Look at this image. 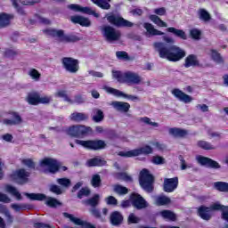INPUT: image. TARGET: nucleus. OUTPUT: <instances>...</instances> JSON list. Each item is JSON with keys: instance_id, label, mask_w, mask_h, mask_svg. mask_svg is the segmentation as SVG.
Returning a JSON list of instances; mask_svg holds the SVG:
<instances>
[{"instance_id": "obj_1", "label": "nucleus", "mask_w": 228, "mask_h": 228, "mask_svg": "<svg viewBox=\"0 0 228 228\" xmlns=\"http://www.w3.org/2000/svg\"><path fill=\"white\" fill-rule=\"evenodd\" d=\"M153 48L159 53V58L168 60V61H181L186 56L184 49L175 45H168L164 42H155Z\"/></svg>"}, {"instance_id": "obj_2", "label": "nucleus", "mask_w": 228, "mask_h": 228, "mask_svg": "<svg viewBox=\"0 0 228 228\" xmlns=\"http://www.w3.org/2000/svg\"><path fill=\"white\" fill-rule=\"evenodd\" d=\"M112 77L117 79L118 83H126V85H140L142 83V77L131 71L122 73L120 70H112Z\"/></svg>"}, {"instance_id": "obj_3", "label": "nucleus", "mask_w": 228, "mask_h": 228, "mask_svg": "<svg viewBox=\"0 0 228 228\" xmlns=\"http://www.w3.org/2000/svg\"><path fill=\"white\" fill-rule=\"evenodd\" d=\"M45 35L52 37L53 38H59V42L61 44H74L79 42V37L76 35H65L63 29L46 28L43 30Z\"/></svg>"}, {"instance_id": "obj_4", "label": "nucleus", "mask_w": 228, "mask_h": 228, "mask_svg": "<svg viewBox=\"0 0 228 228\" xmlns=\"http://www.w3.org/2000/svg\"><path fill=\"white\" fill-rule=\"evenodd\" d=\"M139 184L147 193L154 191V175L151 174L149 169L144 168L140 172Z\"/></svg>"}, {"instance_id": "obj_5", "label": "nucleus", "mask_w": 228, "mask_h": 228, "mask_svg": "<svg viewBox=\"0 0 228 228\" xmlns=\"http://www.w3.org/2000/svg\"><path fill=\"white\" fill-rule=\"evenodd\" d=\"M41 167H48L46 172L52 175L58 174V172H67L68 167L65 166H61V163L56 159L53 158H45L40 161Z\"/></svg>"}, {"instance_id": "obj_6", "label": "nucleus", "mask_w": 228, "mask_h": 228, "mask_svg": "<svg viewBox=\"0 0 228 228\" xmlns=\"http://www.w3.org/2000/svg\"><path fill=\"white\" fill-rule=\"evenodd\" d=\"M66 133L70 138H85L92 133V127L85 125H72L66 129Z\"/></svg>"}, {"instance_id": "obj_7", "label": "nucleus", "mask_w": 228, "mask_h": 228, "mask_svg": "<svg viewBox=\"0 0 228 228\" xmlns=\"http://www.w3.org/2000/svg\"><path fill=\"white\" fill-rule=\"evenodd\" d=\"M75 143H77V145H81V147H84V149H87L88 151H102L107 147L106 142L101 139L87 141L77 139L75 140Z\"/></svg>"}, {"instance_id": "obj_8", "label": "nucleus", "mask_w": 228, "mask_h": 228, "mask_svg": "<svg viewBox=\"0 0 228 228\" xmlns=\"http://www.w3.org/2000/svg\"><path fill=\"white\" fill-rule=\"evenodd\" d=\"M154 150L150 145H145L141 148H137L134 150H131L128 151H119L118 153V156H120L121 158H136V156H142L143 154L144 156H149V154H152Z\"/></svg>"}, {"instance_id": "obj_9", "label": "nucleus", "mask_w": 228, "mask_h": 228, "mask_svg": "<svg viewBox=\"0 0 228 228\" xmlns=\"http://www.w3.org/2000/svg\"><path fill=\"white\" fill-rule=\"evenodd\" d=\"M220 209H224V205L220 203H214L210 207L201 205L198 208V215L202 220L209 221L211 220V212L220 211Z\"/></svg>"}, {"instance_id": "obj_10", "label": "nucleus", "mask_w": 228, "mask_h": 228, "mask_svg": "<svg viewBox=\"0 0 228 228\" xmlns=\"http://www.w3.org/2000/svg\"><path fill=\"white\" fill-rule=\"evenodd\" d=\"M102 37L107 42H117L120 40V31L116 30L115 28L110 25H103L101 27Z\"/></svg>"}, {"instance_id": "obj_11", "label": "nucleus", "mask_w": 228, "mask_h": 228, "mask_svg": "<svg viewBox=\"0 0 228 228\" xmlns=\"http://www.w3.org/2000/svg\"><path fill=\"white\" fill-rule=\"evenodd\" d=\"M61 63L66 72L69 74H77V72H79V60L72 57H63Z\"/></svg>"}, {"instance_id": "obj_12", "label": "nucleus", "mask_w": 228, "mask_h": 228, "mask_svg": "<svg viewBox=\"0 0 228 228\" xmlns=\"http://www.w3.org/2000/svg\"><path fill=\"white\" fill-rule=\"evenodd\" d=\"M31 175V173L28 172L24 168L17 169L14 173H12L10 177L17 184H20L22 186L23 184H26L28 181H29V176Z\"/></svg>"}, {"instance_id": "obj_13", "label": "nucleus", "mask_w": 228, "mask_h": 228, "mask_svg": "<svg viewBox=\"0 0 228 228\" xmlns=\"http://www.w3.org/2000/svg\"><path fill=\"white\" fill-rule=\"evenodd\" d=\"M130 202L132 206L138 210L149 208V203L147 202V200H145L144 198L142 197V195L136 192H132L130 194Z\"/></svg>"}, {"instance_id": "obj_14", "label": "nucleus", "mask_w": 228, "mask_h": 228, "mask_svg": "<svg viewBox=\"0 0 228 228\" xmlns=\"http://www.w3.org/2000/svg\"><path fill=\"white\" fill-rule=\"evenodd\" d=\"M196 161H198L199 165H200L201 167H206L207 168H213L214 170H218L222 168L220 163L213 160V159L209 157L199 155L196 157Z\"/></svg>"}, {"instance_id": "obj_15", "label": "nucleus", "mask_w": 228, "mask_h": 228, "mask_svg": "<svg viewBox=\"0 0 228 228\" xmlns=\"http://www.w3.org/2000/svg\"><path fill=\"white\" fill-rule=\"evenodd\" d=\"M107 20L108 22L113 24L114 26H117L118 28H133L134 26L133 22L122 17H117L114 14L108 16Z\"/></svg>"}, {"instance_id": "obj_16", "label": "nucleus", "mask_w": 228, "mask_h": 228, "mask_svg": "<svg viewBox=\"0 0 228 228\" xmlns=\"http://www.w3.org/2000/svg\"><path fill=\"white\" fill-rule=\"evenodd\" d=\"M177 186H179V177L175 176L164 179L163 190L166 193H172V191L177 190Z\"/></svg>"}, {"instance_id": "obj_17", "label": "nucleus", "mask_w": 228, "mask_h": 228, "mask_svg": "<svg viewBox=\"0 0 228 228\" xmlns=\"http://www.w3.org/2000/svg\"><path fill=\"white\" fill-rule=\"evenodd\" d=\"M68 9L71 10L72 12H80L81 13H86V15H93L94 17H100V14L95 11L92 10L90 7H82L79 4H71L68 5Z\"/></svg>"}, {"instance_id": "obj_18", "label": "nucleus", "mask_w": 228, "mask_h": 228, "mask_svg": "<svg viewBox=\"0 0 228 228\" xmlns=\"http://www.w3.org/2000/svg\"><path fill=\"white\" fill-rule=\"evenodd\" d=\"M62 215H63L64 218H69L70 220V222L75 224V225H80V227H82V228H97V227H95V225L92 224L91 223L83 221L78 217H75L72 214L64 212Z\"/></svg>"}, {"instance_id": "obj_19", "label": "nucleus", "mask_w": 228, "mask_h": 228, "mask_svg": "<svg viewBox=\"0 0 228 228\" xmlns=\"http://www.w3.org/2000/svg\"><path fill=\"white\" fill-rule=\"evenodd\" d=\"M7 114L11 116L12 119H4L3 122L5 126H19L20 124H22V117H20V114H19V112L9 111Z\"/></svg>"}, {"instance_id": "obj_20", "label": "nucleus", "mask_w": 228, "mask_h": 228, "mask_svg": "<svg viewBox=\"0 0 228 228\" xmlns=\"http://www.w3.org/2000/svg\"><path fill=\"white\" fill-rule=\"evenodd\" d=\"M108 94H112V95H116L117 97H124L125 99H129L130 101H133L134 102H136L140 101V97L127 94L118 89H115L113 87H107Z\"/></svg>"}, {"instance_id": "obj_21", "label": "nucleus", "mask_w": 228, "mask_h": 228, "mask_svg": "<svg viewBox=\"0 0 228 228\" xmlns=\"http://www.w3.org/2000/svg\"><path fill=\"white\" fill-rule=\"evenodd\" d=\"M172 94L175 97V99H178L180 102H184V104H188V102H191L193 101V98L191 96L186 94L184 92L178 88L173 89Z\"/></svg>"}, {"instance_id": "obj_22", "label": "nucleus", "mask_w": 228, "mask_h": 228, "mask_svg": "<svg viewBox=\"0 0 228 228\" xmlns=\"http://www.w3.org/2000/svg\"><path fill=\"white\" fill-rule=\"evenodd\" d=\"M169 134L174 138H186L188 136L189 132L184 128L179 127H171L169 128Z\"/></svg>"}, {"instance_id": "obj_23", "label": "nucleus", "mask_w": 228, "mask_h": 228, "mask_svg": "<svg viewBox=\"0 0 228 228\" xmlns=\"http://www.w3.org/2000/svg\"><path fill=\"white\" fill-rule=\"evenodd\" d=\"M71 22H73V24H79L83 28H90V26H92V22L88 18L79 15L71 16Z\"/></svg>"}, {"instance_id": "obj_24", "label": "nucleus", "mask_w": 228, "mask_h": 228, "mask_svg": "<svg viewBox=\"0 0 228 228\" xmlns=\"http://www.w3.org/2000/svg\"><path fill=\"white\" fill-rule=\"evenodd\" d=\"M200 65V62L199 61V59H197V55L195 54H189L185 58V61L183 66L185 69H190V67H199Z\"/></svg>"}, {"instance_id": "obj_25", "label": "nucleus", "mask_w": 228, "mask_h": 228, "mask_svg": "<svg viewBox=\"0 0 228 228\" xmlns=\"http://www.w3.org/2000/svg\"><path fill=\"white\" fill-rule=\"evenodd\" d=\"M144 29H146L147 33L151 35V37H163L165 35L161 30H158L154 28V25L149 22H145L143 24Z\"/></svg>"}, {"instance_id": "obj_26", "label": "nucleus", "mask_w": 228, "mask_h": 228, "mask_svg": "<svg viewBox=\"0 0 228 228\" xmlns=\"http://www.w3.org/2000/svg\"><path fill=\"white\" fill-rule=\"evenodd\" d=\"M26 101L30 106H38L40 104V94L37 92L28 93Z\"/></svg>"}, {"instance_id": "obj_27", "label": "nucleus", "mask_w": 228, "mask_h": 228, "mask_svg": "<svg viewBox=\"0 0 228 228\" xmlns=\"http://www.w3.org/2000/svg\"><path fill=\"white\" fill-rule=\"evenodd\" d=\"M112 106L117 111H121L122 113H127L131 108V104L126 102H113Z\"/></svg>"}, {"instance_id": "obj_28", "label": "nucleus", "mask_w": 228, "mask_h": 228, "mask_svg": "<svg viewBox=\"0 0 228 228\" xmlns=\"http://www.w3.org/2000/svg\"><path fill=\"white\" fill-rule=\"evenodd\" d=\"M167 33H173L175 37H177L178 38H181V40H188V36L186 35V32L183 29H178L174 27H169L167 28Z\"/></svg>"}, {"instance_id": "obj_29", "label": "nucleus", "mask_w": 228, "mask_h": 228, "mask_svg": "<svg viewBox=\"0 0 228 228\" xmlns=\"http://www.w3.org/2000/svg\"><path fill=\"white\" fill-rule=\"evenodd\" d=\"M70 120H72V122H77V123L85 122L88 120V115L83 112H73L70 115Z\"/></svg>"}, {"instance_id": "obj_30", "label": "nucleus", "mask_w": 228, "mask_h": 228, "mask_svg": "<svg viewBox=\"0 0 228 228\" xmlns=\"http://www.w3.org/2000/svg\"><path fill=\"white\" fill-rule=\"evenodd\" d=\"M11 20L12 16H10V14L5 12L0 13V29L8 28V26H10Z\"/></svg>"}, {"instance_id": "obj_31", "label": "nucleus", "mask_w": 228, "mask_h": 228, "mask_svg": "<svg viewBox=\"0 0 228 228\" xmlns=\"http://www.w3.org/2000/svg\"><path fill=\"white\" fill-rule=\"evenodd\" d=\"M110 222L112 225H120L124 222V216L118 211H115L110 215Z\"/></svg>"}, {"instance_id": "obj_32", "label": "nucleus", "mask_w": 228, "mask_h": 228, "mask_svg": "<svg viewBox=\"0 0 228 228\" xmlns=\"http://www.w3.org/2000/svg\"><path fill=\"white\" fill-rule=\"evenodd\" d=\"M88 167H104L106 160L99 158H93L87 160Z\"/></svg>"}, {"instance_id": "obj_33", "label": "nucleus", "mask_w": 228, "mask_h": 228, "mask_svg": "<svg viewBox=\"0 0 228 228\" xmlns=\"http://www.w3.org/2000/svg\"><path fill=\"white\" fill-rule=\"evenodd\" d=\"M99 194H94L92 198L85 200V204L86 206H91L92 208H97L99 206Z\"/></svg>"}, {"instance_id": "obj_34", "label": "nucleus", "mask_w": 228, "mask_h": 228, "mask_svg": "<svg viewBox=\"0 0 228 228\" xmlns=\"http://www.w3.org/2000/svg\"><path fill=\"white\" fill-rule=\"evenodd\" d=\"M162 218H166L170 220V222H175L177 220V216L175 213L172 212L171 210H162L160 212Z\"/></svg>"}, {"instance_id": "obj_35", "label": "nucleus", "mask_w": 228, "mask_h": 228, "mask_svg": "<svg viewBox=\"0 0 228 228\" xmlns=\"http://www.w3.org/2000/svg\"><path fill=\"white\" fill-rule=\"evenodd\" d=\"M150 20L153 21L154 24L159 26V28H167L168 25L167 22L163 21L159 16L156 14L150 15Z\"/></svg>"}, {"instance_id": "obj_36", "label": "nucleus", "mask_w": 228, "mask_h": 228, "mask_svg": "<svg viewBox=\"0 0 228 228\" xmlns=\"http://www.w3.org/2000/svg\"><path fill=\"white\" fill-rule=\"evenodd\" d=\"M155 202L157 206H168L172 202V200L167 196H158Z\"/></svg>"}, {"instance_id": "obj_37", "label": "nucleus", "mask_w": 228, "mask_h": 228, "mask_svg": "<svg viewBox=\"0 0 228 228\" xmlns=\"http://www.w3.org/2000/svg\"><path fill=\"white\" fill-rule=\"evenodd\" d=\"M6 191L11 193V195H13V197H16L17 200H22V195L17 191V188L13 187V185H7Z\"/></svg>"}, {"instance_id": "obj_38", "label": "nucleus", "mask_w": 228, "mask_h": 228, "mask_svg": "<svg viewBox=\"0 0 228 228\" xmlns=\"http://www.w3.org/2000/svg\"><path fill=\"white\" fill-rule=\"evenodd\" d=\"M26 196L30 199V200H45L47 196L44 193H26Z\"/></svg>"}, {"instance_id": "obj_39", "label": "nucleus", "mask_w": 228, "mask_h": 228, "mask_svg": "<svg viewBox=\"0 0 228 228\" xmlns=\"http://www.w3.org/2000/svg\"><path fill=\"white\" fill-rule=\"evenodd\" d=\"M197 145L204 151H215V149H216L215 146L212 145L211 142H208L207 141H199Z\"/></svg>"}, {"instance_id": "obj_40", "label": "nucleus", "mask_w": 228, "mask_h": 228, "mask_svg": "<svg viewBox=\"0 0 228 228\" xmlns=\"http://www.w3.org/2000/svg\"><path fill=\"white\" fill-rule=\"evenodd\" d=\"M113 190L118 195H127L129 193V189L120 184H115Z\"/></svg>"}, {"instance_id": "obj_41", "label": "nucleus", "mask_w": 228, "mask_h": 228, "mask_svg": "<svg viewBox=\"0 0 228 228\" xmlns=\"http://www.w3.org/2000/svg\"><path fill=\"white\" fill-rule=\"evenodd\" d=\"M91 184L93 188H101L102 186V180L100 175H94L91 179Z\"/></svg>"}, {"instance_id": "obj_42", "label": "nucleus", "mask_w": 228, "mask_h": 228, "mask_svg": "<svg viewBox=\"0 0 228 228\" xmlns=\"http://www.w3.org/2000/svg\"><path fill=\"white\" fill-rule=\"evenodd\" d=\"M214 187L217 191L227 192L228 191V183L226 182H216Z\"/></svg>"}, {"instance_id": "obj_43", "label": "nucleus", "mask_w": 228, "mask_h": 228, "mask_svg": "<svg viewBox=\"0 0 228 228\" xmlns=\"http://www.w3.org/2000/svg\"><path fill=\"white\" fill-rule=\"evenodd\" d=\"M118 181H125V183H133V177L126 172L117 174Z\"/></svg>"}, {"instance_id": "obj_44", "label": "nucleus", "mask_w": 228, "mask_h": 228, "mask_svg": "<svg viewBox=\"0 0 228 228\" xmlns=\"http://www.w3.org/2000/svg\"><path fill=\"white\" fill-rule=\"evenodd\" d=\"M46 199L47 200L45 201V204L46 206H48V208H56L57 206H61V202H60V200L55 198L48 197Z\"/></svg>"}, {"instance_id": "obj_45", "label": "nucleus", "mask_w": 228, "mask_h": 228, "mask_svg": "<svg viewBox=\"0 0 228 228\" xmlns=\"http://www.w3.org/2000/svg\"><path fill=\"white\" fill-rule=\"evenodd\" d=\"M200 19L204 22H209L211 20V14H209L206 9H200L199 11Z\"/></svg>"}, {"instance_id": "obj_46", "label": "nucleus", "mask_w": 228, "mask_h": 228, "mask_svg": "<svg viewBox=\"0 0 228 228\" xmlns=\"http://www.w3.org/2000/svg\"><path fill=\"white\" fill-rule=\"evenodd\" d=\"M211 53V58L216 63H224V58H222V55L216 50L212 49Z\"/></svg>"}, {"instance_id": "obj_47", "label": "nucleus", "mask_w": 228, "mask_h": 228, "mask_svg": "<svg viewBox=\"0 0 228 228\" xmlns=\"http://www.w3.org/2000/svg\"><path fill=\"white\" fill-rule=\"evenodd\" d=\"M21 163L25 167H28L29 170H36L37 168V164L31 159H23L21 160Z\"/></svg>"}, {"instance_id": "obj_48", "label": "nucleus", "mask_w": 228, "mask_h": 228, "mask_svg": "<svg viewBox=\"0 0 228 228\" xmlns=\"http://www.w3.org/2000/svg\"><path fill=\"white\" fill-rule=\"evenodd\" d=\"M190 37L192 40H200V37H202V31L199 28H191L190 30Z\"/></svg>"}, {"instance_id": "obj_49", "label": "nucleus", "mask_w": 228, "mask_h": 228, "mask_svg": "<svg viewBox=\"0 0 228 228\" xmlns=\"http://www.w3.org/2000/svg\"><path fill=\"white\" fill-rule=\"evenodd\" d=\"M49 191H51V193H54V195H61V193H63L61 187L54 183L49 185Z\"/></svg>"}, {"instance_id": "obj_50", "label": "nucleus", "mask_w": 228, "mask_h": 228, "mask_svg": "<svg viewBox=\"0 0 228 228\" xmlns=\"http://www.w3.org/2000/svg\"><path fill=\"white\" fill-rule=\"evenodd\" d=\"M11 208L16 211V213H19L20 209L26 210V209H31V205L29 204H12L11 205Z\"/></svg>"}, {"instance_id": "obj_51", "label": "nucleus", "mask_w": 228, "mask_h": 228, "mask_svg": "<svg viewBox=\"0 0 228 228\" xmlns=\"http://www.w3.org/2000/svg\"><path fill=\"white\" fill-rule=\"evenodd\" d=\"M90 193H92V191L88 187H83L78 191L77 197V199H83V197H88Z\"/></svg>"}, {"instance_id": "obj_52", "label": "nucleus", "mask_w": 228, "mask_h": 228, "mask_svg": "<svg viewBox=\"0 0 228 228\" xmlns=\"http://www.w3.org/2000/svg\"><path fill=\"white\" fill-rule=\"evenodd\" d=\"M55 97H60L61 99H64L66 102H70L72 104V100L69 97V95L67 94V91L65 90L58 91L55 94Z\"/></svg>"}, {"instance_id": "obj_53", "label": "nucleus", "mask_w": 228, "mask_h": 228, "mask_svg": "<svg viewBox=\"0 0 228 228\" xmlns=\"http://www.w3.org/2000/svg\"><path fill=\"white\" fill-rule=\"evenodd\" d=\"M28 76H30V77L34 79V81H40V77H42V74H40V72H38L37 69H30V70L28 71Z\"/></svg>"}, {"instance_id": "obj_54", "label": "nucleus", "mask_w": 228, "mask_h": 228, "mask_svg": "<svg viewBox=\"0 0 228 228\" xmlns=\"http://www.w3.org/2000/svg\"><path fill=\"white\" fill-rule=\"evenodd\" d=\"M116 56L118 60H125L126 61H129L131 60V57H129V53L126 51H118L116 52Z\"/></svg>"}, {"instance_id": "obj_55", "label": "nucleus", "mask_w": 228, "mask_h": 228, "mask_svg": "<svg viewBox=\"0 0 228 228\" xmlns=\"http://www.w3.org/2000/svg\"><path fill=\"white\" fill-rule=\"evenodd\" d=\"M56 181L60 186H63V188H69V186L72 184V182L69 178H58Z\"/></svg>"}, {"instance_id": "obj_56", "label": "nucleus", "mask_w": 228, "mask_h": 228, "mask_svg": "<svg viewBox=\"0 0 228 228\" xmlns=\"http://www.w3.org/2000/svg\"><path fill=\"white\" fill-rule=\"evenodd\" d=\"M94 122L99 123L104 120V112L101 110H97L96 115L93 116Z\"/></svg>"}, {"instance_id": "obj_57", "label": "nucleus", "mask_w": 228, "mask_h": 228, "mask_svg": "<svg viewBox=\"0 0 228 228\" xmlns=\"http://www.w3.org/2000/svg\"><path fill=\"white\" fill-rule=\"evenodd\" d=\"M17 54H19V53L12 49H5V51L4 52V58H13L14 56H17Z\"/></svg>"}, {"instance_id": "obj_58", "label": "nucleus", "mask_w": 228, "mask_h": 228, "mask_svg": "<svg viewBox=\"0 0 228 228\" xmlns=\"http://www.w3.org/2000/svg\"><path fill=\"white\" fill-rule=\"evenodd\" d=\"M140 121L143 122L144 124H148V126H153V127H159V123L151 121V118L147 117L141 118Z\"/></svg>"}, {"instance_id": "obj_59", "label": "nucleus", "mask_w": 228, "mask_h": 228, "mask_svg": "<svg viewBox=\"0 0 228 228\" xmlns=\"http://www.w3.org/2000/svg\"><path fill=\"white\" fill-rule=\"evenodd\" d=\"M90 213L92 216H94V218H97L98 220H101L102 218V216L101 215V209L97 208L96 207L91 208Z\"/></svg>"}, {"instance_id": "obj_60", "label": "nucleus", "mask_w": 228, "mask_h": 228, "mask_svg": "<svg viewBox=\"0 0 228 228\" xmlns=\"http://www.w3.org/2000/svg\"><path fill=\"white\" fill-rule=\"evenodd\" d=\"M152 163L154 165H164L165 163V158L159 156V155H157V156H153L152 158Z\"/></svg>"}, {"instance_id": "obj_61", "label": "nucleus", "mask_w": 228, "mask_h": 228, "mask_svg": "<svg viewBox=\"0 0 228 228\" xmlns=\"http://www.w3.org/2000/svg\"><path fill=\"white\" fill-rule=\"evenodd\" d=\"M106 204H108V206H117V204H118V200H117V198L113 197V196H109L105 199Z\"/></svg>"}, {"instance_id": "obj_62", "label": "nucleus", "mask_w": 228, "mask_h": 228, "mask_svg": "<svg viewBox=\"0 0 228 228\" xmlns=\"http://www.w3.org/2000/svg\"><path fill=\"white\" fill-rule=\"evenodd\" d=\"M140 217L135 216L134 213L130 214L127 218V224H139Z\"/></svg>"}, {"instance_id": "obj_63", "label": "nucleus", "mask_w": 228, "mask_h": 228, "mask_svg": "<svg viewBox=\"0 0 228 228\" xmlns=\"http://www.w3.org/2000/svg\"><path fill=\"white\" fill-rule=\"evenodd\" d=\"M97 6L102 8V10H110L111 8V4H110V3H108L106 0H100Z\"/></svg>"}, {"instance_id": "obj_64", "label": "nucleus", "mask_w": 228, "mask_h": 228, "mask_svg": "<svg viewBox=\"0 0 228 228\" xmlns=\"http://www.w3.org/2000/svg\"><path fill=\"white\" fill-rule=\"evenodd\" d=\"M34 227L35 228H54L47 224H44V223H36L34 224Z\"/></svg>"}]
</instances>
